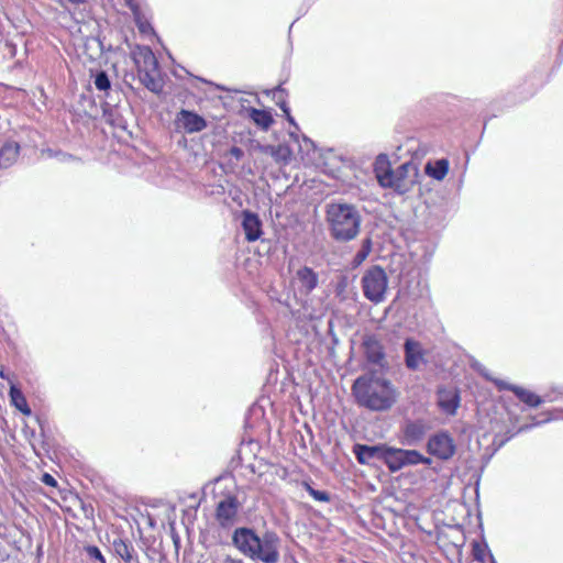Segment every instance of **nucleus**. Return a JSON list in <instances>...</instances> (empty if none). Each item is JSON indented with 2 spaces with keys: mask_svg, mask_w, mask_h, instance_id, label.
Segmentation results:
<instances>
[{
  "mask_svg": "<svg viewBox=\"0 0 563 563\" xmlns=\"http://www.w3.org/2000/svg\"><path fill=\"white\" fill-rule=\"evenodd\" d=\"M372 249L371 239H365L362 244V249L354 256V266L361 264L369 254Z\"/></svg>",
  "mask_w": 563,
  "mask_h": 563,
  "instance_id": "nucleus-30",
  "label": "nucleus"
},
{
  "mask_svg": "<svg viewBox=\"0 0 563 563\" xmlns=\"http://www.w3.org/2000/svg\"><path fill=\"white\" fill-rule=\"evenodd\" d=\"M275 147H276V145H261V144L257 145V150L261 153H263L265 155H269L271 157L275 151Z\"/></svg>",
  "mask_w": 563,
  "mask_h": 563,
  "instance_id": "nucleus-35",
  "label": "nucleus"
},
{
  "mask_svg": "<svg viewBox=\"0 0 563 563\" xmlns=\"http://www.w3.org/2000/svg\"><path fill=\"white\" fill-rule=\"evenodd\" d=\"M20 146L15 142H7L0 148V167L8 168L13 165L19 156Z\"/></svg>",
  "mask_w": 563,
  "mask_h": 563,
  "instance_id": "nucleus-19",
  "label": "nucleus"
},
{
  "mask_svg": "<svg viewBox=\"0 0 563 563\" xmlns=\"http://www.w3.org/2000/svg\"><path fill=\"white\" fill-rule=\"evenodd\" d=\"M404 354L406 367L410 371H417L427 363V351L423 345L412 339L407 338L404 343Z\"/></svg>",
  "mask_w": 563,
  "mask_h": 563,
  "instance_id": "nucleus-11",
  "label": "nucleus"
},
{
  "mask_svg": "<svg viewBox=\"0 0 563 563\" xmlns=\"http://www.w3.org/2000/svg\"><path fill=\"white\" fill-rule=\"evenodd\" d=\"M232 543L245 556L262 563H278L280 559V539L272 531L262 537L251 528H238L232 536Z\"/></svg>",
  "mask_w": 563,
  "mask_h": 563,
  "instance_id": "nucleus-2",
  "label": "nucleus"
},
{
  "mask_svg": "<svg viewBox=\"0 0 563 563\" xmlns=\"http://www.w3.org/2000/svg\"><path fill=\"white\" fill-rule=\"evenodd\" d=\"M230 155L235 159L240 161L244 156V152L242 148L233 146L230 148Z\"/></svg>",
  "mask_w": 563,
  "mask_h": 563,
  "instance_id": "nucleus-36",
  "label": "nucleus"
},
{
  "mask_svg": "<svg viewBox=\"0 0 563 563\" xmlns=\"http://www.w3.org/2000/svg\"><path fill=\"white\" fill-rule=\"evenodd\" d=\"M399 453H402V449L385 446L383 463L386 464L388 470L393 473L404 468L402 456Z\"/></svg>",
  "mask_w": 563,
  "mask_h": 563,
  "instance_id": "nucleus-20",
  "label": "nucleus"
},
{
  "mask_svg": "<svg viewBox=\"0 0 563 563\" xmlns=\"http://www.w3.org/2000/svg\"><path fill=\"white\" fill-rule=\"evenodd\" d=\"M140 29H141V31H144L145 25H141Z\"/></svg>",
  "mask_w": 563,
  "mask_h": 563,
  "instance_id": "nucleus-46",
  "label": "nucleus"
},
{
  "mask_svg": "<svg viewBox=\"0 0 563 563\" xmlns=\"http://www.w3.org/2000/svg\"><path fill=\"white\" fill-rule=\"evenodd\" d=\"M558 412H559V409H555L552 412L548 413V416L545 418H543L542 420L534 421V422H532L530 424L521 426L518 429V432H525V431L531 429L532 427L540 426L541 423H544V422H548V421H551V420H555V419L559 418V416L556 415Z\"/></svg>",
  "mask_w": 563,
  "mask_h": 563,
  "instance_id": "nucleus-32",
  "label": "nucleus"
},
{
  "mask_svg": "<svg viewBox=\"0 0 563 563\" xmlns=\"http://www.w3.org/2000/svg\"><path fill=\"white\" fill-rule=\"evenodd\" d=\"M86 552L90 558L99 560L101 563H106L102 553L100 552V550L97 547L89 545V547H87Z\"/></svg>",
  "mask_w": 563,
  "mask_h": 563,
  "instance_id": "nucleus-33",
  "label": "nucleus"
},
{
  "mask_svg": "<svg viewBox=\"0 0 563 563\" xmlns=\"http://www.w3.org/2000/svg\"><path fill=\"white\" fill-rule=\"evenodd\" d=\"M279 106H280V108L283 109V111L287 114V119H288V121H289L290 123H294V120H292V118H291V117H290V114H289V110H288V108H287L286 103L283 101V102H280V103H279Z\"/></svg>",
  "mask_w": 563,
  "mask_h": 563,
  "instance_id": "nucleus-39",
  "label": "nucleus"
},
{
  "mask_svg": "<svg viewBox=\"0 0 563 563\" xmlns=\"http://www.w3.org/2000/svg\"><path fill=\"white\" fill-rule=\"evenodd\" d=\"M0 376H1L2 378H5L4 373H3L2 371L0 372Z\"/></svg>",
  "mask_w": 563,
  "mask_h": 563,
  "instance_id": "nucleus-44",
  "label": "nucleus"
},
{
  "mask_svg": "<svg viewBox=\"0 0 563 563\" xmlns=\"http://www.w3.org/2000/svg\"><path fill=\"white\" fill-rule=\"evenodd\" d=\"M139 78L152 92L158 93L162 91L163 84L159 76V69H154V71H141L139 73Z\"/></svg>",
  "mask_w": 563,
  "mask_h": 563,
  "instance_id": "nucleus-22",
  "label": "nucleus"
},
{
  "mask_svg": "<svg viewBox=\"0 0 563 563\" xmlns=\"http://www.w3.org/2000/svg\"><path fill=\"white\" fill-rule=\"evenodd\" d=\"M175 125L186 133L201 132L207 128V121L194 111L181 109L175 119Z\"/></svg>",
  "mask_w": 563,
  "mask_h": 563,
  "instance_id": "nucleus-12",
  "label": "nucleus"
},
{
  "mask_svg": "<svg viewBox=\"0 0 563 563\" xmlns=\"http://www.w3.org/2000/svg\"><path fill=\"white\" fill-rule=\"evenodd\" d=\"M543 402H563V386L549 388L542 396Z\"/></svg>",
  "mask_w": 563,
  "mask_h": 563,
  "instance_id": "nucleus-28",
  "label": "nucleus"
},
{
  "mask_svg": "<svg viewBox=\"0 0 563 563\" xmlns=\"http://www.w3.org/2000/svg\"><path fill=\"white\" fill-rule=\"evenodd\" d=\"M471 366L474 371H476L487 380L494 382V384L499 390L512 391L517 396V398L527 406L536 408L542 404V397L540 395H537L526 388L509 384L505 380L494 378L490 375L489 371L479 362L474 361L471 363Z\"/></svg>",
  "mask_w": 563,
  "mask_h": 563,
  "instance_id": "nucleus-5",
  "label": "nucleus"
},
{
  "mask_svg": "<svg viewBox=\"0 0 563 563\" xmlns=\"http://www.w3.org/2000/svg\"><path fill=\"white\" fill-rule=\"evenodd\" d=\"M282 92H283V89H278V90L276 91L275 96H276L277 93H282Z\"/></svg>",
  "mask_w": 563,
  "mask_h": 563,
  "instance_id": "nucleus-43",
  "label": "nucleus"
},
{
  "mask_svg": "<svg viewBox=\"0 0 563 563\" xmlns=\"http://www.w3.org/2000/svg\"><path fill=\"white\" fill-rule=\"evenodd\" d=\"M240 506L238 498L232 495L219 501L216 519L222 528H230L236 522Z\"/></svg>",
  "mask_w": 563,
  "mask_h": 563,
  "instance_id": "nucleus-9",
  "label": "nucleus"
},
{
  "mask_svg": "<svg viewBox=\"0 0 563 563\" xmlns=\"http://www.w3.org/2000/svg\"><path fill=\"white\" fill-rule=\"evenodd\" d=\"M135 63L137 65V73L154 71V69H158V62L154 53L148 47H144L140 51L135 58Z\"/></svg>",
  "mask_w": 563,
  "mask_h": 563,
  "instance_id": "nucleus-18",
  "label": "nucleus"
},
{
  "mask_svg": "<svg viewBox=\"0 0 563 563\" xmlns=\"http://www.w3.org/2000/svg\"><path fill=\"white\" fill-rule=\"evenodd\" d=\"M9 394L11 404L23 415L30 416L31 408L29 407L27 401L22 391L18 387H15L14 384H11Z\"/></svg>",
  "mask_w": 563,
  "mask_h": 563,
  "instance_id": "nucleus-24",
  "label": "nucleus"
},
{
  "mask_svg": "<svg viewBox=\"0 0 563 563\" xmlns=\"http://www.w3.org/2000/svg\"><path fill=\"white\" fill-rule=\"evenodd\" d=\"M385 446V444H354V455L361 464L377 465V463L383 462Z\"/></svg>",
  "mask_w": 563,
  "mask_h": 563,
  "instance_id": "nucleus-13",
  "label": "nucleus"
},
{
  "mask_svg": "<svg viewBox=\"0 0 563 563\" xmlns=\"http://www.w3.org/2000/svg\"><path fill=\"white\" fill-rule=\"evenodd\" d=\"M140 29H141V31H144L145 25H141Z\"/></svg>",
  "mask_w": 563,
  "mask_h": 563,
  "instance_id": "nucleus-45",
  "label": "nucleus"
},
{
  "mask_svg": "<svg viewBox=\"0 0 563 563\" xmlns=\"http://www.w3.org/2000/svg\"><path fill=\"white\" fill-rule=\"evenodd\" d=\"M368 363L378 367V372L388 371L389 365L385 357L384 346L375 335H366L362 343Z\"/></svg>",
  "mask_w": 563,
  "mask_h": 563,
  "instance_id": "nucleus-8",
  "label": "nucleus"
},
{
  "mask_svg": "<svg viewBox=\"0 0 563 563\" xmlns=\"http://www.w3.org/2000/svg\"><path fill=\"white\" fill-rule=\"evenodd\" d=\"M373 169L379 186L384 188L394 172L388 156L386 154H379L373 164Z\"/></svg>",
  "mask_w": 563,
  "mask_h": 563,
  "instance_id": "nucleus-15",
  "label": "nucleus"
},
{
  "mask_svg": "<svg viewBox=\"0 0 563 563\" xmlns=\"http://www.w3.org/2000/svg\"><path fill=\"white\" fill-rule=\"evenodd\" d=\"M419 168L413 162H406L391 173L384 188L393 189L397 195H407L418 184Z\"/></svg>",
  "mask_w": 563,
  "mask_h": 563,
  "instance_id": "nucleus-4",
  "label": "nucleus"
},
{
  "mask_svg": "<svg viewBox=\"0 0 563 563\" xmlns=\"http://www.w3.org/2000/svg\"><path fill=\"white\" fill-rule=\"evenodd\" d=\"M399 454L402 456L404 467L409 466V465H418V464H423V465L432 464V460L430 457L424 456L423 454H421L420 452H418L416 450H404L402 449V453H399Z\"/></svg>",
  "mask_w": 563,
  "mask_h": 563,
  "instance_id": "nucleus-23",
  "label": "nucleus"
},
{
  "mask_svg": "<svg viewBox=\"0 0 563 563\" xmlns=\"http://www.w3.org/2000/svg\"><path fill=\"white\" fill-rule=\"evenodd\" d=\"M95 86L98 90H108L111 87L109 77L106 71H99L95 78Z\"/></svg>",
  "mask_w": 563,
  "mask_h": 563,
  "instance_id": "nucleus-31",
  "label": "nucleus"
},
{
  "mask_svg": "<svg viewBox=\"0 0 563 563\" xmlns=\"http://www.w3.org/2000/svg\"><path fill=\"white\" fill-rule=\"evenodd\" d=\"M448 172L449 161L445 158H440L434 162L429 161L424 166V173L435 180L444 179Z\"/></svg>",
  "mask_w": 563,
  "mask_h": 563,
  "instance_id": "nucleus-21",
  "label": "nucleus"
},
{
  "mask_svg": "<svg viewBox=\"0 0 563 563\" xmlns=\"http://www.w3.org/2000/svg\"><path fill=\"white\" fill-rule=\"evenodd\" d=\"M427 451L441 461H448L455 454L456 445L448 431H438L428 439Z\"/></svg>",
  "mask_w": 563,
  "mask_h": 563,
  "instance_id": "nucleus-7",
  "label": "nucleus"
},
{
  "mask_svg": "<svg viewBox=\"0 0 563 563\" xmlns=\"http://www.w3.org/2000/svg\"><path fill=\"white\" fill-rule=\"evenodd\" d=\"M274 161L278 164H288L291 158V151L288 145L278 144L272 155Z\"/></svg>",
  "mask_w": 563,
  "mask_h": 563,
  "instance_id": "nucleus-27",
  "label": "nucleus"
},
{
  "mask_svg": "<svg viewBox=\"0 0 563 563\" xmlns=\"http://www.w3.org/2000/svg\"><path fill=\"white\" fill-rule=\"evenodd\" d=\"M211 563H245L242 559L233 558L231 555H222L214 558Z\"/></svg>",
  "mask_w": 563,
  "mask_h": 563,
  "instance_id": "nucleus-34",
  "label": "nucleus"
},
{
  "mask_svg": "<svg viewBox=\"0 0 563 563\" xmlns=\"http://www.w3.org/2000/svg\"><path fill=\"white\" fill-rule=\"evenodd\" d=\"M305 489L308 492V494L317 501L327 503L330 500V495L324 490H318L314 489L309 483L305 482L303 484Z\"/></svg>",
  "mask_w": 563,
  "mask_h": 563,
  "instance_id": "nucleus-29",
  "label": "nucleus"
},
{
  "mask_svg": "<svg viewBox=\"0 0 563 563\" xmlns=\"http://www.w3.org/2000/svg\"><path fill=\"white\" fill-rule=\"evenodd\" d=\"M250 117L255 122L256 125L261 126L264 130H268L274 122L271 113L264 110L252 108Z\"/></svg>",
  "mask_w": 563,
  "mask_h": 563,
  "instance_id": "nucleus-26",
  "label": "nucleus"
},
{
  "mask_svg": "<svg viewBox=\"0 0 563 563\" xmlns=\"http://www.w3.org/2000/svg\"><path fill=\"white\" fill-rule=\"evenodd\" d=\"M429 424L422 419L407 420L401 427V443L407 446H416L422 442Z\"/></svg>",
  "mask_w": 563,
  "mask_h": 563,
  "instance_id": "nucleus-10",
  "label": "nucleus"
},
{
  "mask_svg": "<svg viewBox=\"0 0 563 563\" xmlns=\"http://www.w3.org/2000/svg\"><path fill=\"white\" fill-rule=\"evenodd\" d=\"M113 550L118 556H120L126 563H131L134 559V547L132 543L126 542L122 539H117L112 543Z\"/></svg>",
  "mask_w": 563,
  "mask_h": 563,
  "instance_id": "nucleus-25",
  "label": "nucleus"
},
{
  "mask_svg": "<svg viewBox=\"0 0 563 563\" xmlns=\"http://www.w3.org/2000/svg\"><path fill=\"white\" fill-rule=\"evenodd\" d=\"M42 482L52 487H55L57 485L56 479L51 474L47 473L43 475Z\"/></svg>",
  "mask_w": 563,
  "mask_h": 563,
  "instance_id": "nucleus-37",
  "label": "nucleus"
},
{
  "mask_svg": "<svg viewBox=\"0 0 563 563\" xmlns=\"http://www.w3.org/2000/svg\"><path fill=\"white\" fill-rule=\"evenodd\" d=\"M364 296L373 301L380 302L387 289V276L384 269L374 266L362 278Z\"/></svg>",
  "mask_w": 563,
  "mask_h": 563,
  "instance_id": "nucleus-6",
  "label": "nucleus"
},
{
  "mask_svg": "<svg viewBox=\"0 0 563 563\" xmlns=\"http://www.w3.org/2000/svg\"><path fill=\"white\" fill-rule=\"evenodd\" d=\"M353 225H354V236H355L357 233V230H358V225H360V218L355 213H354Z\"/></svg>",
  "mask_w": 563,
  "mask_h": 563,
  "instance_id": "nucleus-40",
  "label": "nucleus"
},
{
  "mask_svg": "<svg viewBox=\"0 0 563 563\" xmlns=\"http://www.w3.org/2000/svg\"><path fill=\"white\" fill-rule=\"evenodd\" d=\"M71 4L79 5L85 3L87 0H68Z\"/></svg>",
  "mask_w": 563,
  "mask_h": 563,
  "instance_id": "nucleus-42",
  "label": "nucleus"
},
{
  "mask_svg": "<svg viewBox=\"0 0 563 563\" xmlns=\"http://www.w3.org/2000/svg\"><path fill=\"white\" fill-rule=\"evenodd\" d=\"M296 279L299 284V290L306 295L311 292L318 284L317 274L309 267L300 268L296 274Z\"/></svg>",
  "mask_w": 563,
  "mask_h": 563,
  "instance_id": "nucleus-17",
  "label": "nucleus"
},
{
  "mask_svg": "<svg viewBox=\"0 0 563 563\" xmlns=\"http://www.w3.org/2000/svg\"><path fill=\"white\" fill-rule=\"evenodd\" d=\"M438 405L443 412L453 416L460 406V395L455 390H440Z\"/></svg>",
  "mask_w": 563,
  "mask_h": 563,
  "instance_id": "nucleus-16",
  "label": "nucleus"
},
{
  "mask_svg": "<svg viewBox=\"0 0 563 563\" xmlns=\"http://www.w3.org/2000/svg\"><path fill=\"white\" fill-rule=\"evenodd\" d=\"M242 227L245 232V238L249 242H253L260 239L262 234V223L257 214L243 211Z\"/></svg>",
  "mask_w": 563,
  "mask_h": 563,
  "instance_id": "nucleus-14",
  "label": "nucleus"
},
{
  "mask_svg": "<svg viewBox=\"0 0 563 563\" xmlns=\"http://www.w3.org/2000/svg\"><path fill=\"white\" fill-rule=\"evenodd\" d=\"M474 556L478 561H484L483 554L477 549H474Z\"/></svg>",
  "mask_w": 563,
  "mask_h": 563,
  "instance_id": "nucleus-41",
  "label": "nucleus"
},
{
  "mask_svg": "<svg viewBox=\"0 0 563 563\" xmlns=\"http://www.w3.org/2000/svg\"><path fill=\"white\" fill-rule=\"evenodd\" d=\"M125 4L134 12H137V4L134 2V0H124Z\"/></svg>",
  "mask_w": 563,
  "mask_h": 563,
  "instance_id": "nucleus-38",
  "label": "nucleus"
},
{
  "mask_svg": "<svg viewBox=\"0 0 563 563\" xmlns=\"http://www.w3.org/2000/svg\"><path fill=\"white\" fill-rule=\"evenodd\" d=\"M385 372L367 371L354 380V398L360 406L386 411L396 404L398 391Z\"/></svg>",
  "mask_w": 563,
  "mask_h": 563,
  "instance_id": "nucleus-1",
  "label": "nucleus"
},
{
  "mask_svg": "<svg viewBox=\"0 0 563 563\" xmlns=\"http://www.w3.org/2000/svg\"><path fill=\"white\" fill-rule=\"evenodd\" d=\"M327 219L335 240L349 241L352 239V207L350 205H329L327 209Z\"/></svg>",
  "mask_w": 563,
  "mask_h": 563,
  "instance_id": "nucleus-3",
  "label": "nucleus"
}]
</instances>
